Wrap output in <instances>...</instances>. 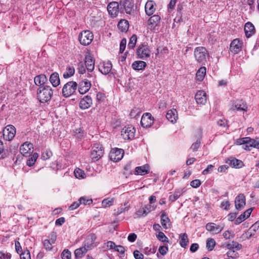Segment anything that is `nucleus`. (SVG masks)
<instances>
[{
	"label": "nucleus",
	"mask_w": 259,
	"mask_h": 259,
	"mask_svg": "<svg viewBox=\"0 0 259 259\" xmlns=\"http://www.w3.org/2000/svg\"><path fill=\"white\" fill-rule=\"evenodd\" d=\"M53 95L52 88L48 85L39 87L37 90V98L41 103L49 101Z\"/></svg>",
	"instance_id": "obj_1"
},
{
	"label": "nucleus",
	"mask_w": 259,
	"mask_h": 259,
	"mask_svg": "<svg viewBox=\"0 0 259 259\" xmlns=\"http://www.w3.org/2000/svg\"><path fill=\"white\" fill-rule=\"evenodd\" d=\"M238 144L242 145V148L247 151H250L252 148L259 149V138L255 139L249 137H245L238 139Z\"/></svg>",
	"instance_id": "obj_2"
},
{
	"label": "nucleus",
	"mask_w": 259,
	"mask_h": 259,
	"mask_svg": "<svg viewBox=\"0 0 259 259\" xmlns=\"http://www.w3.org/2000/svg\"><path fill=\"white\" fill-rule=\"evenodd\" d=\"M194 56L195 61L201 64L205 65L206 59L208 57V53L207 50L203 47H198L195 49Z\"/></svg>",
	"instance_id": "obj_3"
},
{
	"label": "nucleus",
	"mask_w": 259,
	"mask_h": 259,
	"mask_svg": "<svg viewBox=\"0 0 259 259\" xmlns=\"http://www.w3.org/2000/svg\"><path fill=\"white\" fill-rule=\"evenodd\" d=\"M94 38L93 33L88 30L82 31L80 33L78 36V40L80 43L83 46L89 45Z\"/></svg>",
	"instance_id": "obj_4"
},
{
	"label": "nucleus",
	"mask_w": 259,
	"mask_h": 259,
	"mask_svg": "<svg viewBox=\"0 0 259 259\" xmlns=\"http://www.w3.org/2000/svg\"><path fill=\"white\" fill-rule=\"evenodd\" d=\"M77 84L75 81H69L62 88V95L64 97H68L73 95L76 91Z\"/></svg>",
	"instance_id": "obj_5"
},
{
	"label": "nucleus",
	"mask_w": 259,
	"mask_h": 259,
	"mask_svg": "<svg viewBox=\"0 0 259 259\" xmlns=\"http://www.w3.org/2000/svg\"><path fill=\"white\" fill-rule=\"evenodd\" d=\"M104 154V150L102 146L99 143L94 145L91 153L92 159L94 161L98 160Z\"/></svg>",
	"instance_id": "obj_6"
},
{
	"label": "nucleus",
	"mask_w": 259,
	"mask_h": 259,
	"mask_svg": "<svg viewBox=\"0 0 259 259\" xmlns=\"http://www.w3.org/2000/svg\"><path fill=\"white\" fill-rule=\"evenodd\" d=\"M136 130L132 126H125L121 131V136L125 140H130L135 137Z\"/></svg>",
	"instance_id": "obj_7"
},
{
	"label": "nucleus",
	"mask_w": 259,
	"mask_h": 259,
	"mask_svg": "<svg viewBox=\"0 0 259 259\" xmlns=\"http://www.w3.org/2000/svg\"><path fill=\"white\" fill-rule=\"evenodd\" d=\"M16 135L15 127L12 125L6 126L3 132L4 138L7 141H11Z\"/></svg>",
	"instance_id": "obj_8"
},
{
	"label": "nucleus",
	"mask_w": 259,
	"mask_h": 259,
	"mask_svg": "<svg viewBox=\"0 0 259 259\" xmlns=\"http://www.w3.org/2000/svg\"><path fill=\"white\" fill-rule=\"evenodd\" d=\"M151 51L149 47L145 45H140L137 51L138 57L141 59H146L150 57Z\"/></svg>",
	"instance_id": "obj_9"
},
{
	"label": "nucleus",
	"mask_w": 259,
	"mask_h": 259,
	"mask_svg": "<svg viewBox=\"0 0 259 259\" xmlns=\"http://www.w3.org/2000/svg\"><path fill=\"white\" fill-rule=\"evenodd\" d=\"M107 11L111 17H116L120 11V6L117 2H112L107 6Z\"/></svg>",
	"instance_id": "obj_10"
},
{
	"label": "nucleus",
	"mask_w": 259,
	"mask_h": 259,
	"mask_svg": "<svg viewBox=\"0 0 259 259\" xmlns=\"http://www.w3.org/2000/svg\"><path fill=\"white\" fill-rule=\"evenodd\" d=\"M123 154L124 151L123 149L115 148L111 150L109 157L112 161L117 162L122 158Z\"/></svg>",
	"instance_id": "obj_11"
},
{
	"label": "nucleus",
	"mask_w": 259,
	"mask_h": 259,
	"mask_svg": "<svg viewBox=\"0 0 259 259\" xmlns=\"http://www.w3.org/2000/svg\"><path fill=\"white\" fill-rule=\"evenodd\" d=\"M231 110L233 111H246L247 110V106L242 100H237L233 102Z\"/></svg>",
	"instance_id": "obj_12"
},
{
	"label": "nucleus",
	"mask_w": 259,
	"mask_h": 259,
	"mask_svg": "<svg viewBox=\"0 0 259 259\" xmlns=\"http://www.w3.org/2000/svg\"><path fill=\"white\" fill-rule=\"evenodd\" d=\"M154 122V118L149 113H144L141 120V124L144 127H149L152 125Z\"/></svg>",
	"instance_id": "obj_13"
},
{
	"label": "nucleus",
	"mask_w": 259,
	"mask_h": 259,
	"mask_svg": "<svg viewBox=\"0 0 259 259\" xmlns=\"http://www.w3.org/2000/svg\"><path fill=\"white\" fill-rule=\"evenodd\" d=\"M121 12L123 10L128 14H131L134 7V4L130 0H124L121 1L119 4Z\"/></svg>",
	"instance_id": "obj_14"
},
{
	"label": "nucleus",
	"mask_w": 259,
	"mask_h": 259,
	"mask_svg": "<svg viewBox=\"0 0 259 259\" xmlns=\"http://www.w3.org/2000/svg\"><path fill=\"white\" fill-rule=\"evenodd\" d=\"M223 225H218L213 223H207L206 225V229L213 234L220 233L224 229Z\"/></svg>",
	"instance_id": "obj_15"
},
{
	"label": "nucleus",
	"mask_w": 259,
	"mask_h": 259,
	"mask_svg": "<svg viewBox=\"0 0 259 259\" xmlns=\"http://www.w3.org/2000/svg\"><path fill=\"white\" fill-rule=\"evenodd\" d=\"M91 87V81L87 79H84L79 83L78 91L80 94H84L89 91Z\"/></svg>",
	"instance_id": "obj_16"
},
{
	"label": "nucleus",
	"mask_w": 259,
	"mask_h": 259,
	"mask_svg": "<svg viewBox=\"0 0 259 259\" xmlns=\"http://www.w3.org/2000/svg\"><path fill=\"white\" fill-rule=\"evenodd\" d=\"M246 204V199L243 194H239L235 200V208L237 210H241L244 208Z\"/></svg>",
	"instance_id": "obj_17"
},
{
	"label": "nucleus",
	"mask_w": 259,
	"mask_h": 259,
	"mask_svg": "<svg viewBox=\"0 0 259 259\" xmlns=\"http://www.w3.org/2000/svg\"><path fill=\"white\" fill-rule=\"evenodd\" d=\"M96 239V236L95 234H90L86 238L83 247H85L87 251L92 249L95 246L94 244Z\"/></svg>",
	"instance_id": "obj_18"
},
{
	"label": "nucleus",
	"mask_w": 259,
	"mask_h": 259,
	"mask_svg": "<svg viewBox=\"0 0 259 259\" xmlns=\"http://www.w3.org/2000/svg\"><path fill=\"white\" fill-rule=\"evenodd\" d=\"M242 48V42L239 39H234L230 46V51L234 54L239 53Z\"/></svg>",
	"instance_id": "obj_19"
},
{
	"label": "nucleus",
	"mask_w": 259,
	"mask_h": 259,
	"mask_svg": "<svg viewBox=\"0 0 259 259\" xmlns=\"http://www.w3.org/2000/svg\"><path fill=\"white\" fill-rule=\"evenodd\" d=\"M195 99L197 104L204 105L207 101L206 94L204 91H199L196 93Z\"/></svg>",
	"instance_id": "obj_20"
},
{
	"label": "nucleus",
	"mask_w": 259,
	"mask_h": 259,
	"mask_svg": "<svg viewBox=\"0 0 259 259\" xmlns=\"http://www.w3.org/2000/svg\"><path fill=\"white\" fill-rule=\"evenodd\" d=\"M112 67V64L110 61L104 62L99 65V70L103 74L106 75L110 72Z\"/></svg>",
	"instance_id": "obj_21"
},
{
	"label": "nucleus",
	"mask_w": 259,
	"mask_h": 259,
	"mask_svg": "<svg viewBox=\"0 0 259 259\" xmlns=\"http://www.w3.org/2000/svg\"><path fill=\"white\" fill-rule=\"evenodd\" d=\"M84 63L88 72H92L95 68V63L93 57L90 54L85 56Z\"/></svg>",
	"instance_id": "obj_22"
},
{
	"label": "nucleus",
	"mask_w": 259,
	"mask_h": 259,
	"mask_svg": "<svg viewBox=\"0 0 259 259\" xmlns=\"http://www.w3.org/2000/svg\"><path fill=\"white\" fill-rule=\"evenodd\" d=\"M33 148V144L30 142H26L21 146L20 151L23 156H27L31 152V150Z\"/></svg>",
	"instance_id": "obj_23"
},
{
	"label": "nucleus",
	"mask_w": 259,
	"mask_h": 259,
	"mask_svg": "<svg viewBox=\"0 0 259 259\" xmlns=\"http://www.w3.org/2000/svg\"><path fill=\"white\" fill-rule=\"evenodd\" d=\"M226 162L233 167L236 168H239L244 166V163L242 161L234 157L229 158L226 161Z\"/></svg>",
	"instance_id": "obj_24"
},
{
	"label": "nucleus",
	"mask_w": 259,
	"mask_h": 259,
	"mask_svg": "<svg viewBox=\"0 0 259 259\" xmlns=\"http://www.w3.org/2000/svg\"><path fill=\"white\" fill-rule=\"evenodd\" d=\"M244 29L245 36L247 38L252 36L255 32L254 25L250 22H248L245 24Z\"/></svg>",
	"instance_id": "obj_25"
},
{
	"label": "nucleus",
	"mask_w": 259,
	"mask_h": 259,
	"mask_svg": "<svg viewBox=\"0 0 259 259\" xmlns=\"http://www.w3.org/2000/svg\"><path fill=\"white\" fill-rule=\"evenodd\" d=\"M156 4L153 1H148L145 4L146 14L148 16L152 15L155 11Z\"/></svg>",
	"instance_id": "obj_26"
},
{
	"label": "nucleus",
	"mask_w": 259,
	"mask_h": 259,
	"mask_svg": "<svg viewBox=\"0 0 259 259\" xmlns=\"http://www.w3.org/2000/svg\"><path fill=\"white\" fill-rule=\"evenodd\" d=\"M92 105V99L89 96H85L80 101L79 107L82 109L89 108Z\"/></svg>",
	"instance_id": "obj_27"
},
{
	"label": "nucleus",
	"mask_w": 259,
	"mask_h": 259,
	"mask_svg": "<svg viewBox=\"0 0 259 259\" xmlns=\"http://www.w3.org/2000/svg\"><path fill=\"white\" fill-rule=\"evenodd\" d=\"M48 81V78L45 74H41L36 75L34 78V82L37 86H44L45 84Z\"/></svg>",
	"instance_id": "obj_28"
},
{
	"label": "nucleus",
	"mask_w": 259,
	"mask_h": 259,
	"mask_svg": "<svg viewBox=\"0 0 259 259\" xmlns=\"http://www.w3.org/2000/svg\"><path fill=\"white\" fill-rule=\"evenodd\" d=\"M166 117L171 123L176 122L178 118V113L176 109L169 110L166 113Z\"/></svg>",
	"instance_id": "obj_29"
},
{
	"label": "nucleus",
	"mask_w": 259,
	"mask_h": 259,
	"mask_svg": "<svg viewBox=\"0 0 259 259\" xmlns=\"http://www.w3.org/2000/svg\"><path fill=\"white\" fill-rule=\"evenodd\" d=\"M149 172V166L145 164L141 166L136 167L135 168V174L143 176Z\"/></svg>",
	"instance_id": "obj_30"
},
{
	"label": "nucleus",
	"mask_w": 259,
	"mask_h": 259,
	"mask_svg": "<svg viewBox=\"0 0 259 259\" xmlns=\"http://www.w3.org/2000/svg\"><path fill=\"white\" fill-rule=\"evenodd\" d=\"M49 80L54 87H57L60 84L59 75L57 72L53 73L50 75Z\"/></svg>",
	"instance_id": "obj_31"
},
{
	"label": "nucleus",
	"mask_w": 259,
	"mask_h": 259,
	"mask_svg": "<svg viewBox=\"0 0 259 259\" xmlns=\"http://www.w3.org/2000/svg\"><path fill=\"white\" fill-rule=\"evenodd\" d=\"M170 219L167 217L166 213L163 211L161 212V224L164 229H167L170 226Z\"/></svg>",
	"instance_id": "obj_32"
},
{
	"label": "nucleus",
	"mask_w": 259,
	"mask_h": 259,
	"mask_svg": "<svg viewBox=\"0 0 259 259\" xmlns=\"http://www.w3.org/2000/svg\"><path fill=\"white\" fill-rule=\"evenodd\" d=\"M146 63L143 61H134L132 65V68L135 70H143L146 67Z\"/></svg>",
	"instance_id": "obj_33"
},
{
	"label": "nucleus",
	"mask_w": 259,
	"mask_h": 259,
	"mask_svg": "<svg viewBox=\"0 0 259 259\" xmlns=\"http://www.w3.org/2000/svg\"><path fill=\"white\" fill-rule=\"evenodd\" d=\"M206 69L205 67H201L196 73V79L198 81H201L203 80L206 75Z\"/></svg>",
	"instance_id": "obj_34"
},
{
	"label": "nucleus",
	"mask_w": 259,
	"mask_h": 259,
	"mask_svg": "<svg viewBox=\"0 0 259 259\" xmlns=\"http://www.w3.org/2000/svg\"><path fill=\"white\" fill-rule=\"evenodd\" d=\"M160 20V17L159 15H153L148 20L149 25L151 26V27H154L158 25Z\"/></svg>",
	"instance_id": "obj_35"
},
{
	"label": "nucleus",
	"mask_w": 259,
	"mask_h": 259,
	"mask_svg": "<svg viewBox=\"0 0 259 259\" xmlns=\"http://www.w3.org/2000/svg\"><path fill=\"white\" fill-rule=\"evenodd\" d=\"M180 244L181 247L186 248L189 242L188 235L186 233H183L180 235Z\"/></svg>",
	"instance_id": "obj_36"
},
{
	"label": "nucleus",
	"mask_w": 259,
	"mask_h": 259,
	"mask_svg": "<svg viewBox=\"0 0 259 259\" xmlns=\"http://www.w3.org/2000/svg\"><path fill=\"white\" fill-rule=\"evenodd\" d=\"M129 27L128 22L126 20H121L118 24V28L122 32H126Z\"/></svg>",
	"instance_id": "obj_37"
},
{
	"label": "nucleus",
	"mask_w": 259,
	"mask_h": 259,
	"mask_svg": "<svg viewBox=\"0 0 259 259\" xmlns=\"http://www.w3.org/2000/svg\"><path fill=\"white\" fill-rule=\"evenodd\" d=\"M88 251L85 247H81L79 248L75 249L74 251V254L76 258H81Z\"/></svg>",
	"instance_id": "obj_38"
},
{
	"label": "nucleus",
	"mask_w": 259,
	"mask_h": 259,
	"mask_svg": "<svg viewBox=\"0 0 259 259\" xmlns=\"http://www.w3.org/2000/svg\"><path fill=\"white\" fill-rule=\"evenodd\" d=\"M75 73V69L73 66H68L66 68L65 72L63 74V77L65 78H68L72 76Z\"/></svg>",
	"instance_id": "obj_39"
},
{
	"label": "nucleus",
	"mask_w": 259,
	"mask_h": 259,
	"mask_svg": "<svg viewBox=\"0 0 259 259\" xmlns=\"http://www.w3.org/2000/svg\"><path fill=\"white\" fill-rule=\"evenodd\" d=\"M259 229V220L253 224L248 229L247 233L249 234V237L254 235V233Z\"/></svg>",
	"instance_id": "obj_40"
},
{
	"label": "nucleus",
	"mask_w": 259,
	"mask_h": 259,
	"mask_svg": "<svg viewBox=\"0 0 259 259\" xmlns=\"http://www.w3.org/2000/svg\"><path fill=\"white\" fill-rule=\"evenodd\" d=\"M38 157V155L36 153H34L32 155H31L29 158L27 159L26 163L27 165L29 166H32L33 165Z\"/></svg>",
	"instance_id": "obj_41"
},
{
	"label": "nucleus",
	"mask_w": 259,
	"mask_h": 259,
	"mask_svg": "<svg viewBox=\"0 0 259 259\" xmlns=\"http://www.w3.org/2000/svg\"><path fill=\"white\" fill-rule=\"evenodd\" d=\"M182 190H177L175 191L173 194L169 195L168 199L171 202H174L178 199L182 194Z\"/></svg>",
	"instance_id": "obj_42"
},
{
	"label": "nucleus",
	"mask_w": 259,
	"mask_h": 259,
	"mask_svg": "<svg viewBox=\"0 0 259 259\" xmlns=\"http://www.w3.org/2000/svg\"><path fill=\"white\" fill-rule=\"evenodd\" d=\"M227 246L228 249H231L233 250L235 249L236 250H238L241 248L242 245L237 242L232 241L231 243L227 244Z\"/></svg>",
	"instance_id": "obj_43"
},
{
	"label": "nucleus",
	"mask_w": 259,
	"mask_h": 259,
	"mask_svg": "<svg viewBox=\"0 0 259 259\" xmlns=\"http://www.w3.org/2000/svg\"><path fill=\"white\" fill-rule=\"evenodd\" d=\"M114 201V198H108L104 199L102 201V205L104 207H109L113 204Z\"/></svg>",
	"instance_id": "obj_44"
},
{
	"label": "nucleus",
	"mask_w": 259,
	"mask_h": 259,
	"mask_svg": "<svg viewBox=\"0 0 259 259\" xmlns=\"http://www.w3.org/2000/svg\"><path fill=\"white\" fill-rule=\"evenodd\" d=\"M8 155V151L4 148L3 142L0 140V159H4Z\"/></svg>",
	"instance_id": "obj_45"
},
{
	"label": "nucleus",
	"mask_w": 259,
	"mask_h": 259,
	"mask_svg": "<svg viewBox=\"0 0 259 259\" xmlns=\"http://www.w3.org/2000/svg\"><path fill=\"white\" fill-rule=\"evenodd\" d=\"M74 174L75 177L78 179H83L85 176L84 171L78 168L74 170Z\"/></svg>",
	"instance_id": "obj_46"
},
{
	"label": "nucleus",
	"mask_w": 259,
	"mask_h": 259,
	"mask_svg": "<svg viewBox=\"0 0 259 259\" xmlns=\"http://www.w3.org/2000/svg\"><path fill=\"white\" fill-rule=\"evenodd\" d=\"M215 245V242L212 238H208L206 241V248L208 250H212Z\"/></svg>",
	"instance_id": "obj_47"
},
{
	"label": "nucleus",
	"mask_w": 259,
	"mask_h": 259,
	"mask_svg": "<svg viewBox=\"0 0 259 259\" xmlns=\"http://www.w3.org/2000/svg\"><path fill=\"white\" fill-rule=\"evenodd\" d=\"M137 40V37L136 35H133L131 37L128 44V47L131 49H134L136 46Z\"/></svg>",
	"instance_id": "obj_48"
},
{
	"label": "nucleus",
	"mask_w": 259,
	"mask_h": 259,
	"mask_svg": "<svg viewBox=\"0 0 259 259\" xmlns=\"http://www.w3.org/2000/svg\"><path fill=\"white\" fill-rule=\"evenodd\" d=\"M229 249V250L227 253V256L229 258L235 259L238 257V253L236 251L231 249Z\"/></svg>",
	"instance_id": "obj_49"
},
{
	"label": "nucleus",
	"mask_w": 259,
	"mask_h": 259,
	"mask_svg": "<svg viewBox=\"0 0 259 259\" xmlns=\"http://www.w3.org/2000/svg\"><path fill=\"white\" fill-rule=\"evenodd\" d=\"M61 256L62 259H71V252L68 249H65L62 252Z\"/></svg>",
	"instance_id": "obj_50"
},
{
	"label": "nucleus",
	"mask_w": 259,
	"mask_h": 259,
	"mask_svg": "<svg viewBox=\"0 0 259 259\" xmlns=\"http://www.w3.org/2000/svg\"><path fill=\"white\" fill-rule=\"evenodd\" d=\"M77 70L78 73L80 74H83L85 72V68L84 66V63L82 62H80L78 63Z\"/></svg>",
	"instance_id": "obj_51"
},
{
	"label": "nucleus",
	"mask_w": 259,
	"mask_h": 259,
	"mask_svg": "<svg viewBox=\"0 0 259 259\" xmlns=\"http://www.w3.org/2000/svg\"><path fill=\"white\" fill-rule=\"evenodd\" d=\"M79 201L80 202V204H82L83 205H89L93 202L92 199H88L87 197H81Z\"/></svg>",
	"instance_id": "obj_52"
},
{
	"label": "nucleus",
	"mask_w": 259,
	"mask_h": 259,
	"mask_svg": "<svg viewBox=\"0 0 259 259\" xmlns=\"http://www.w3.org/2000/svg\"><path fill=\"white\" fill-rule=\"evenodd\" d=\"M156 237L157 239L161 242H168L167 237L165 235V234L162 232H159L157 235H156Z\"/></svg>",
	"instance_id": "obj_53"
},
{
	"label": "nucleus",
	"mask_w": 259,
	"mask_h": 259,
	"mask_svg": "<svg viewBox=\"0 0 259 259\" xmlns=\"http://www.w3.org/2000/svg\"><path fill=\"white\" fill-rule=\"evenodd\" d=\"M21 259H31L30 252L28 250H26L20 253Z\"/></svg>",
	"instance_id": "obj_54"
},
{
	"label": "nucleus",
	"mask_w": 259,
	"mask_h": 259,
	"mask_svg": "<svg viewBox=\"0 0 259 259\" xmlns=\"http://www.w3.org/2000/svg\"><path fill=\"white\" fill-rule=\"evenodd\" d=\"M200 141L199 140H197L195 143H194L191 147V149H192V150L193 151H196L199 148L200 146Z\"/></svg>",
	"instance_id": "obj_55"
},
{
	"label": "nucleus",
	"mask_w": 259,
	"mask_h": 259,
	"mask_svg": "<svg viewBox=\"0 0 259 259\" xmlns=\"http://www.w3.org/2000/svg\"><path fill=\"white\" fill-rule=\"evenodd\" d=\"M44 246L47 250H51L52 249V245L50 240L46 239L44 241Z\"/></svg>",
	"instance_id": "obj_56"
},
{
	"label": "nucleus",
	"mask_w": 259,
	"mask_h": 259,
	"mask_svg": "<svg viewBox=\"0 0 259 259\" xmlns=\"http://www.w3.org/2000/svg\"><path fill=\"white\" fill-rule=\"evenodd\" d=\"M126 44V40L125 39H122L120 43L119 52L120 53H122L124 51Z\"/></svg>",
	"instance_id": "obj_57"
},
{
	"label": "nucleus",
	"mask_w": 259,
	"mask_h": 259,
	"mask_svg": "<svg viewBox=\"0 0 259 259\" xmlns=\"http://www.w3.org/2000/svg\"><path fill=\"white\" fill-rule=\"evenodd\" d=\"M140 113V111H139L138 108H134L132 110L130 113V116L132 117H136L137 116L139 115V114Z\"/></svg>",
	"instance_id": "obj_58"
},
{
	"label": "nucleus",
	"mask_w": 259,
	"mask_h": 259,
	"mask_svg": "<svg viewBox=\"0 0 259 259\" xmlns=\"http://www.w3.org/2000/svg\"><path fill=\"white\" fill-rule=\"evenodd\" d=\"M201 185V182L198 179L192 181L190 182V186L193 188H198Z\"/></svg>",
	"instance_id": "obj_59"
},
{
	"label": "nucleus",
	"mask_w": 259,
	"mask_h": 259,
	"mask_svg": "<svg viewBox=\"0 0 259 259\" xmlns=\"http://www.w3.org/2000/svg\"><path fill=\"white\" fill-rule=\"evenodd\" d=\"M114 250L119 252L122 255H124L125 252V249L124 247L121 245H116V247H115Z\"/></svg>",
	"instance_id": "obj_60"
},
{
	"label": "nucleus",
	"mask_w": 259,
	"mask_h": 259,
	"mask_svg": "<svg viewBox=\"0 0 259 259\" xmlns=\"http://www.w3.org/2000/svg\"><path fill=\"white\" fill-rule=\"evenodd\" d=\"M134 256L136 259H143L144 255L139 250H136L134 251Z\"/></svg>",
	"instance_id": "obj_61"
},
{
	"label": "nucleus",
	"mask_w": 259,
	"mask_h": 259,
	"mask_svg": "<svg viewBox=\"0 0 259 259\" xmlns=\"http://www.w3.org/2000/svg\"><path fill=\"white\" fill-rule=\"evenodd\" d=\"M51 156L52 153L51 151H46L42 153L41 157L44 160H47L49 159Z\"/></svg>",
	"instance_id": "obj_62"
},
{
	"label": "nucleus",
	"mask_w": 259,
	"mask_h": 259,
	"mask_svg": "<svg viewBox=\"0 0 259 259\" xmlns=\"http://www.w3.org/2000/svg\"><path fill=\"white\" fill-rule=\"evenodd\" d=\"M214 166L212 164H209L207 166V167L205 168L203 171H202L203 175H207L209 173H210L211 171H212L213 169Z\"/></svg>",
	"instance_id": "obj_63"
},
{
	"label": "nucleus",
	"mask_w": 259,
	"mask_h": 259,
	"mask_svg": "<svg viewBox=\"0 0 259 259\" xmlns=\"http://www.w3.org/2000/svg\"><path fill=\"white\" fill-rule=\"evenodd\" d=\"M158 250L161 255H164L168 251V247L166 246H161L159 248Z\"/></svg>",
	"instance_id": "obj_64"
}]
</instances>
